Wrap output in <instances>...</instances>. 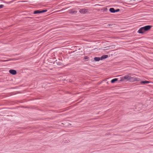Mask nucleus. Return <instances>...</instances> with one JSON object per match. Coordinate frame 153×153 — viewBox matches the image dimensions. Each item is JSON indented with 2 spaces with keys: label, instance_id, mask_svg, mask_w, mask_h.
I'll use <instances>...</instances> for the list:
<instances>
[{
  "label": "nucleus",
  "instance_id": "obj_6",
  "mask_svg": "<svg viewBox=\"0 0 153 153\" xmlns=\"http://www.w3.org/2000/svg\"><path fill=\"white\" fill-rule=\"evenodd\" d=\"M9 72L13 75H15L16 74V71L14 70L11 69L9 71Z\"/></svg>",
  "mask_w": 153,
  "mask_h": 153
},
{
  "label": "nucleus",
  "instance_id": "obj_9",
  "mask_svg": "<svg viewBox=\"0 0 153 153\" xmlns=\"http://www.w3.org/2000/svg\"><path fill=\"white\" fill-rule=\"evenodd\" d=\"M108 57V55H103L100 58L101 60H102L104 59H106Z\"/></svg>",
  "mask_w": 153,
  "mask_h": 153
},
{
  "label": "nucleus",
  "instance_id": "obj_13",
  "mask_svg": "<svg viewBox=\"0 0 153 153\" xmlns=\"http://www.w3.org/2000/svg\"><path fill=\"white\" fill-rule=\"evenodd\" d=\"M109 11L111 13H115V10L113 8H110L109 9Z\"/></svg>",
  "mask_w": 153,
  "mask_h": 153
},
{
  "label": "nucleus",
  "instance_id": "obj_15",
  "mask_svg": "<svg viewBox=\"0 0 153 153\" xmlns=\"http://www.w3.org/2000/svg\"><path fill=\"white\" fill-rule=\"evenodd\" d=\"M3 6V5H0V8H2Z\"/></svg>",
  "mask_w": 153,
  "mask_h": 153
},
{
  "label": "nucleus",
  "instance_id": "obj_8",
  "mask_svg": "<svg viewBox=\"0 0 153 153\" xmlns=\"http://www.w3.org/2000/svg\"><path fill=\"white\" fill-rule=\"evenodd\" d=\"M69 13L71 14H75L76 13V11L74 9H72L69 11Z\"/></svg>",
  "mask_w": 153,
  "mask_h": 153
},
{
  "label": "nucleus",
  "instance_id": "obj_10",
  "mask_svg": "<svg viewBox=\"0 0 153 153\" xmlns=\"http://www.w3.org/2000/svg\"><path fill=\"white\" fill-rule=\"evenodd\" d=\"M140 83L141 84H148L150 83V82L148 81H141Z\"/></svg>",
  "mask_w": 153,
  "mask_h": 153
},
{
  "label": "nucleus",
  "instance_id": "obj_1",
  "mask_svg": "<svg viewBox=\"0 0 153 153\" xmlns=\"http://www.w3.org/2000/svg\"><path fill=\"white\" fill-rule=\"evenodd\" d=\"M134 75H136L133 74H128L122 77L121 80L123 81L126 80L131 82H138L140 80V78L134 76Z\"/></svg>",
  "mask_w": 153,
  "mask_h": 153
},
{
  "label": "nucleus",
  "instance_id": "obj_11",
  "mask_svg": "<svg viewBox=\"0 0 153 153\" xmlns=\"http://www.w3.org/2000/svg\"><path fill=\"white\" fill-rule=\"evenodd\" d=\"M94 60L96 61H98L101 60L100 57H96L94 58Z\"/></svg>",
  "mask_w": 153,
  "mask_h": 153
},
{
  "label": "nucleus",
  "instance_id": "obj_18",
  "mask_svg": "<svg viewBox=\"0 0 153 153\" xmlns=\"http://www.w3.org/2000/svg\"><path fill=\"white\" fill-rule=\"evenodd\" d=\"M87 59V58L86 57V58H85V59Z\"/></svg>",
  "mask_w": 153,
  "mask_h": 153
},
{
  "label": "nucleus",
  "instance_id": "obj_4",
  "mask_svg": "<svg viewBox=\"0 0 153 153\" xmlns=\"http://www.w3.org/2000/svg\"><path fill=\"white\" fill-rule=\"evenodd\" d=\"M47 11V10H42V11H40V10H36V11H35L33 13L34 14H37V13H44V12H46Z\"/></svg>",
  "mask_w": 153,
  "mask_h": 153
},
{
  "label": "nucleus",
  "instance_id": "obj_12",
  "mask_svg": "<svg viewBox=\"0 0 153 153\" xmlns=\"http://www.w3.org/2000/svg\"><path fill=\"white\" fill-rule=\"evenodd\" d=\"M118 79H117V78H115V79H113L112 80H111V82L112 83H114L115 82L117 81L118 80Z\"/></svg>",
  "mask_w": 153,
  "mask_h": 153
},
{
  "label": "nucleus",
  "instance_id": "obj_7",
  "mask_svg": "<svg viewBox=\"0 0 153 153\" xmlns=\"http://www.w3.org/2000/svg\"><path fill=\"white\" fill-rule=\"evenodd\" d=\"M79 11L82 13H86L87 12V10L85 9H80Z\"/></svg>",
  "mask_w": 153,
  "mask_h": 153
},
{
  "label": "nucleus",
  "instance_id": "obj_5",
  "mask_svg": "<svg viewBox=\"0 0 153 153\" xmlns=\"http://www.w3.org/2000/svg\"><path fill=\"white\" fill-rule=\"evenodd\" d=\"M137 32L139 33L143 34L145 32L144 30L143 27H140L138 30Z\"/></svg>",
  "mask_w": 153,
  "mask_h": 153
},
{
  "label": "nucleus",
  "instance_id": "obj_3",
  "mask_svg": "<svg viewBox=\"0 0 153 153\" xmlns=\"http://www.w3.org/2000/svg\"><path fill=\"white\" fill-rule=\"evenodd\" d=\"M152 27V26H151L147 25L142 27L144 29V31L145 32L149 30Z\"/></svg>",
  "mask_w": 153,
  "mask_h": 153
},
{
  "label": "nucleus",
  "instance_id": "obj_14",
  "mask_svg": "<svg viewBox=\"0 0 153 153\" xmlns=\"http://www.w3.org/2000/svg\"><path fill=\"white\" fill-rule=\"evenodd\" d=\"M120 11V10L119 9H117L116 10H115V12H118Z\"/></svg>",
  "mask_w": 153,
  "mask_h": 153
},
{
  "label": "nucleus",
  "instance_id": "obj_16",
  "mask_svg": "<svg viewBox=\"0 0 153 153\" xmlns=\"http://www.w3.org/2000/svg\"><path fill=\"white\" fill-rule=\"evenodd\" d=\"M105 9V10H107V8H105V9Z\"/></svg>",
  "mask_w": 153,
  "mask_h": 153
},
{
  "label": "nucleus",
  "instance_id": "obj_2",
  "mask_svg": "<svg viewBox=\"0 0 153 153\" xmlns=\"http://www.w3.org/2000/svg\"><path fill=\"white\" fill-rule=\"evenodd\" d=\"M152 27V26H151L147 25L142 27L144 29V31L145 32L149 30Z\"/></svg>",
  "mask_w": 153,
  "mask_h": 153
},
{
  "label": "nucleus",
  "instance_id": "obj_17",
  "mask_svg": "<svg viewBox=\"0 0 153 153\" xmlns=\"http://www.w3.org/2000/svg\"><path fill=\"white\" fill-rule=\"evenodd\" d=\"M60 11V10H58V11H57V12H59V11Z\"/></svg>",
  "mask_w": 153,
  "mask_h": 153
}]
</instances>
